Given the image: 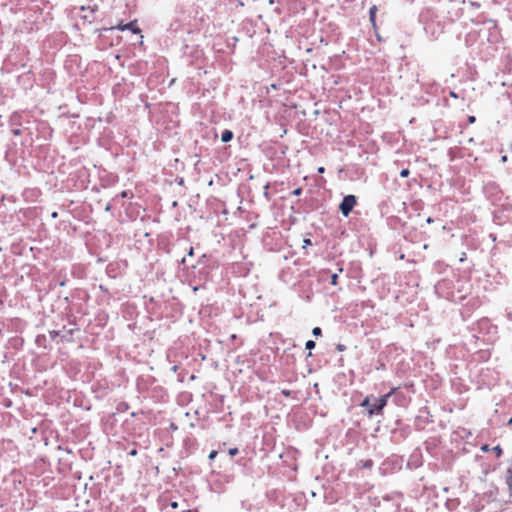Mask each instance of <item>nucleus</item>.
Masks as SVG:
<instances>
[{"label": "nucleus", "mask_w": 512, "mask_h": 512, "mask_svg": "<svg viewBox=\"0 0 512 512\" xmlns=\"http://www.w3.org/2000/svg\"><path fill=\"white\" fill-rule=\"evenodd\" d=\"M111 29H118L120 31L130 30L134 34L141 33L140 28L137 26V20H133L128 24L120 22L115 27H111Z\"/></svg>", "instance_id": "nucleus-3"}, {"label": "nucleus", "mask_w": 512, "mask_h": 512, "mask_svg": "<svg viewBox=\"0 0 512 512\" xmlns=\"http://www.w3.org/2000/svg\"><path fill=\"white\" fill-rule=\"evenodd\" d=\"M306 349L311 350L315 347V342L313 340H308L305 344Z\"/></svg>", "instance_id": "nucleus-10"}, {"label": "nucleus", "mask_w": 512, "mask_h": 512, "mask_svg": "<svg viewBox=\"0 0 512 512\" xmlns=\"http://www.w3.org/2000/svg\"><path fill=\"white\" fill-rule=\"evenodd\" d=\"M475 121H476V118H475L474 116H472V115H471V116H468V122H469L470 124H473Z\"/></svg>", "instance_id": "nucleus-18"}, {"label": "nucleus", "mask_w": 512, "mask_h": 512, "mask_svg": "<svg viewBox=\"0 0 512 512\" xmlns=\"http://www.w3.org/2000/svg\"><path fill=\"white\" fill-rule=\"evenodd\" d=\"M433 221H434V220H433V218H431V217H428V218L426 219V222H427V223H429V224H430V223H432Z\"/></svg>", "instance_id": "nucleus-24"}, {"label": "nucleus", "mask_w": 512, "mask_h": 512, "mask_svg": "<svg viewBox=\"0 0 512 512\" xmlns=\"http://www.w3.org/2000/svg\"><path fill=\"white\" fill-rule=\"evenodd\" d=\"M410 175V171L409 169L405 168V169H402L400 171V176L403 177V178H406Z\"/></svg>", "instance_id": "nucleus-11"}, {"label": "nucleus", "mask_w": 512, "mask_h": 512, "mask_svg": "<svg viewBox=\"0 0 512 512\" xmlns=\"http://www.w3.org/2000/svg\"><path fill=\"white\" fill-rule=\"evenodd\" d=\"M171 508L176 509L178 508V503L176 501L171 502L170 504Z\"/></svg>", "instance_id": "nucleus-21"}, {"label": "nucleus", "mask_w": 512, "mask_h": 512, "mask_svg": "<svg viewBox=\"0 0 512 512\" xmlns=\"http://www.w3.org/2000/svg\"><path fill=\"white\" fill-rule=\"evenodd\" d=\"M238 452H239L238 448H230V449L228 450L229 455H230V456H232V457H233V456H235V455H237V454H238Z\"/></svg>", "instance_id": "nucleus-14"}, {"label": "nucleus", "mask_w": 512, "mask_h": 512, "mask_svg": "<svg viewBox=\"0 0 512 512\" xmlns=\"http://www.w3.org/2000/svg\"><path fill=\"white\" fill-rule=\"evenodd\" d=\"M318 172L319 173H324L325 172V168L324 167H319L318 168Z\"/></svg>", "instance_id": "nucleus-23"}, {"label": "nucleus", "mask_w": 512, "mask_h": 512, "mask_svg": "<svg viewBox=\"0 0 512 512\" xmlns=\"http://www.w3.org/2000/svg\"><path fill=\"white\" fill-rule=\"evenodd\" d=\"M331 284L336 286L338 284V275L335 273L331 276Z\"/></svg>", "instance_id": "nucleus-12"}, {"label": "nucleus", "mask_w": 512, "mask_h": 512, "mask_svg": "<svg viewBox=\"0 0 512 512\" xmlns=\"http://www.w3.org/2000/svg\"><path fill=\"white\" fill-rule=\"evenodd\" d=\"M81 17H82V19L87 20L89 23H92V21L94 19V17L92 15L89 16V13H86V14L82 15Z\"/></svg>", "instance_id": "nucleus-13"}, {"label": "nucleus", "mask_w": 512, "mask_h": 512, "mask_svg": "<svg viewBox=\"0 0 512 512\" xmlns=\"http://www.w3.org/2000/svg\"><path fill=\"white\" fill-rule=\"evenodd\" d=\"M282 393L285 395V396H289L290 395V392L289 391H286V390H283Z\"/></svg>", "instance_id": "nucleus-25"}, {"label": "nucleus", "mask_w": 512, "mask_h": 512, "mask_svg": "<svg viewBox=\"0 0 512 512\" xmlns=\"http://www.w3.org/2000/svg\"><path fill=\"white\" fill-rule=\"evenodd\" d=\"M193 254H194V249H193V247H190L188 256H193Z\"/></svg>", "instance_id": "nucleus-22"}, {"label": "nucleus", "mask_w": 512, "mask_h": 512, "mask_svg": "<svg viewBox=\"0 0 512 512\" xmlns=\"http://www.w3.org/2000/svg\"><path fill=\"white\" fill-rule=\"evenodd\" d=\"M357 204V198L354 195H346L339 205V209L343 216L347 217Z\"/></svg>", "instance_id": "nucleus-2"}, {"label": "nucleus", "mask_w": 512, "mask_h": 512, "mask_svg": "<svg viewBox=\"0 0 512 512\" xmlns=\"http://www.w3.org/2000/svg\"><path fill=\"white\" fill-rule=\"evenodd\" d=\"M508 425H512V418L508 421Z\"/></svg>", "instance_id": "nucleus-29"}, {"label": "nucleus", "mask_w": 512, "mask_h": 512, "mask_svg": "<svg viewBox=\"0 0 512 512\" xmlns=\"http://www.w3.org/2000/svg\"><path fill=\"white\" fill-rule=\"evenodd\" d=\"M217 456V451H211L210 454H209V459L210 460H213L215 459V457Z\"/></svg>", "instance_id": "nucleus-17"}, {"label": "nucleus", "mask_w": 512, "mask_h": 512, "mask_svg": "<svg viewBox=\"0 0 512 512\" xmlns=\"http://www.w3.org/2000/svg\"><path fill=\"white\" fill-rule=\"evenodd\" d=\"M80 10L81 11H86V10H89L90 14L93 16V14L98 10V6L97 5H94V6H81L80 7Z\"/></svg>", "instance_id": "nucleus-7"}, {"label": "nucleus", "mask_w": 512, "mask_h": 512, "mask_svg": "<svg viewBox=\"0 0 512 512\" xmlns=\"http://www.w3.org/2000/svg\"><path fill=\"white\" fill-rule=\"evenodd\" d=\"M491 451L495 453V456L497 458H500L503 454L502 448L499 445L493 447Z\"/></svg>", "instance_id": "nucleus-8"}, {"label": "nucleus", "mask_w": 512, "mask_h": 512, "mask_svg": "<svg viewBox=\"0 0 512 512\" xmlns=\"http://www.w3.org/2000/svg\"><path fill=\"white\" fill-rule=\"evenodd\" d=\"M233 138V132L231 130H225L223 131L222 135H221V140L222 142H229L231 141Z\"/></svg>", "instance_id": "nucleus-6"}, {"label": "nucleus", "mask_w": 512, "mask_h": 512, "mask_svg": "<svg viewBox=\"0 0 512 512\" xmlns=\"http://www.w3.org/2000/svg\"><path fill=\"white\" fill-rule=\"evenodd\" d=\"M506 484L509 488L510 495L512 496V458H511L510 466L506 471Z\"/></svg>", "instance_id": "nucleus-4"}, {"label": "nucleus", "mask_w": 512, "mask_h": 512, "mask_svg": "<svg viewBox=\"0 0 512 512\" xmlns=\"http://www.w3.org/2000/svg\"><path fill=\"white\" fill-rule=\"evenodd\" d=\"M136 454H137V451H136V450H132V451L130 452V455H132V456H135Z\"/></svg>", "instance_id": "nucleus-26"}, {"label": "nucleus", "mask_w": 512, "mask_h": 512, "mask_svg": "<svg viewBox=\"0 0 512 512\" xmlns=\"http://www.w3.org/2000/svg\"><path fill=\"white\" fill-rule=\"evenodd\" d=\"M120 196H121L122 198H126V197H129V193H128V191H122V192L120 193Z\"/></svg>", "instance_id": "nucleus-19"}, {"label": "nucleus", "mask_w": 512, "mask_h": 512, "mask_svg": "<svg viewBox=\"0 0 512 512\" xmlns=\"http://www.w3.org/2000/svg\"><path fill=\"white\" fill-rule=\"evenodd\" d=\"M377 6L376 5H373L371 8H370V11H369V18H370V22L373 26V28L376 30L377 26H376V13H377Z\"/></svg>", "instance_id": "nucleus-5"}, {"label": "nucleus", "mask_w": 512, "mask_h": 512, "mask_svg": "<svg viewBox=\"0 0 512 512\" xmlns=\"http://www.w3.org/2000/svg\"><path fill=\"white\" fill-rule=\"evenodd\" d=\"M450 95H451L452 97H455V98L457 97V96H456V94H455L454 92H451V93H450Z\"/></svg>", "instance_id": "nucleus-28"}, {"label": "nucleus", "mask_w": 512, "mask_h": 512, "mask_svg": "<svg viewBox=\"0 0 512 512\" xmlns=\"http://www.w3.org/2000/svg\"><path fill=\"white\" fill-rule=\"evenodd\" d=\"M53 218H56L58 216L57 212H53L51 215Z\"/></svg>", "instance_id": "nucleus-27"}, {"label": "nucleus", "mask_w": 512, "mask_h": 512, "mask_svg": "<svg viewBox=\"0 0 512 512\" xmlns=\"http://www.w3.org/2000/svg\"><path fill=\"white\" fill-rule=\"evenodd\" d=\"M307 245H312V242L309 238L307 239H304V247L307 246Z\"/></svg>", "instance_id": "nucleus-20"}, {"label": "nucleus", "mask_w": 512, "mask_h": 512, "mask_svg": "<svg viewBox=\"0 0 512 512\" xmlns=\"http://www.w3.org/2000/svg\"><path fill=\"white\" fill-rule=\"evenodd\" d=\"M397 391V388H392L387 394L376 398L374 396H366L361 402L360 406L366 409L367 415H382L383 409L387 405L388 399Z\"/></svg>", "instance_id": "nucleus-1"}, {"label": "nucleus", "mask_w": 512, "mask_h": 512, "mask_svg": "<svg viewBox=\"0 0 512 512\" xmlns=\"http://www.w3.org/2000/svg\"><path fill=\"white\" fill-rule=\"evenodd\" d=\"M312 333L314 336L318 337L322 335V330L320 327H315L313 328Z\"/></svg>", "instance_id": "nucleus-9"}, {"label": "nucleus", "mask_w": 512, "mask_h": 512, "mask_svg": "<svg viewBox=\"0 0 512 512\" xmlns=\"http://www.w3.org/2000/svg\"><path fill=\"white\" fill-rule=\"evenodd\" d=\"M480 449H481V451H483V452H489V451H491V450H492V449H490V447H489V445H488V444H484V445H482Z\"/></svg>", "instance_id": "nucleus-16"}, {"label": "nucleus", "mask_w": 512, "mask_h": 512, "mask_svg": "<svg viewBox=\"0 0 512 512\" xmlns=\"http://www.w3.org/2000/svg\"><path fill=\"white\" fill-rule=\"evenodd\" d=\"M301 193H302V188H301V187L296 188V189H295V190H293V192H292V194H293L294 196H299V195H301Z\"/></svg>", "instance_id": "nucleus-15"}]
</instances>
